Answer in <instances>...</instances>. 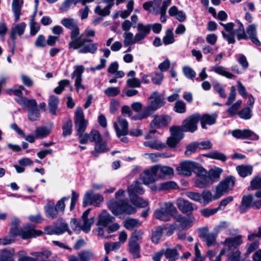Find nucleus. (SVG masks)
I'll use <instances>...</instances> for the list:
<instances>
[{
    "instance_id": "22",
    "label": "nucleus",
    "mask_w": 261,
    "mask_h": 261,
    "mask_svg": "<svg viewBox=\"0 0 261 261\" xmlns=\"http://www.w3.org/2000/svg\"><path fill=\"white\" fill-rule=\"evenodd\" d=\"M118 121V123H114V126L117 137L120 138L121 136H126L128 134V124L127 121L123 118H119Z\"/></svg>"
},
{
    "instance_id": "40",
    "label": "nucleus",
    "mask_w": 261,
    "mask_h": 261,
    "mask_svg": "<svg viewBox=\"0 0 261 261\" xmlns=\"http://www.w3.org/2000/svg\"><path fill=\"white\" fill-rule=\"evenodd\" d=\"M163 229L162 226H158L152 231L151 239L154 244L159 243L163 236Z\"/></svg>"
},
{
    "instance_id": "26",
    "label": "nucleus",
    "mask_w": 261,
    "mask_h": 261,
    "mask_svg": "<svg viewBox=\"0 0 261 261\" xmlns=\"http://www.w3.org/2000/svg\"><path fill=\"white\" fill-rule=\"evenodd\" d=\"M115 218L106 211H103L99 216L98 224L106 226L109 224L115 221Z\"/></svg>"
},
{
    "instance_id": "37",
    "label": "nucleus",
    "mask_w": 261,
    "mask_h": 261,
    "mask_svg": "<svg viewBox=\"0 0 261 261\" xmlns=\"http://www.w3.org/2000/svg\"><path fill=\"white\" fill-rule=\"evenodd\" d=\"M87 135V139L85 144L87 143L89 140L91 142H94L95 143L102 140L101 136L98 131L95 129L92 130L90 133H85Z\"/></svg>"
},
{
    "instance_id": "19",
    "label": "nucleus",
    "mask_w": 261,
    "mask_h": 261,
    "mask_svg": "<svg viewBox=\"0 0 261 261\" xmlns=\"http://www.w3.org/2000/svg\"><path fill=\"white\" fill-rule=\"evenodd\" d=\"M231 134L233 137L240 139H249L252 140H257L259 136L250 129H235L232 130Z\"/></svg>"
},
{
    "instance_id": "54",
    "label": "nucleus",
    "mask_w": 261,
    "mask_h": 261,
    "mask_svg": "<svg viewBox=\"0 0 261 261\" xmlns=\"http://www.w3.org/2000/svg\"><path fill=\"white\" fill-rule=\"evenodd\" d=\"M173 110L178 113L182 114L186 112V105L181 100H177L176 101Z\"/></svg>"
},
{
    "instance_id": "39",
    "label": "nucleus",
    "mask_w": 261,
    "mask_h": 261,
    "mask_svg": "<svg viewBox=\"0 0 261 261\" xmlns=\"http://www.w3.org/2000/svg\"><path fill=\"white\" fill-rule=\"evenodd\" d=\"M80 261H90L95 257L94 253L90 250H84L78 253Z\"/></svg>"
},
{
    "instance_id": "29",
    "label": "nucleus",
    "mask_w": 261,
    "mask_h": 261,
    "mask_svg": "<svg viewBox=\"0 0 261 261\" xmlns=\"http://www.w3.org/2000/svg\"><path fill=\"white\" fill-rule=\"evenodd\" d=\"M23 0H13L12 9L14 15V20L17 22L20 19Z\"/></svg>"
},
{
    "instance_id": "43",
    "label": "nucleus",
    "mask_w": 261,
    "mask_h": 261,
    "mask_svg": "<svg viewBox=\"0 0 261 261\" xmlns=\"http://www.w3.org/2000/svg\"><path fill=\"white\" fill-rule=\"evenodd\" d=\"M63 136L65 137L71 134L72 131V121L70 119L66 120L62 126Z\"/></svg>"
},
{
    "instance_id": "8",
    "label": "nucleus",
    "mask_w": 261,
    "mask_h": 261,
    "mask_svg": "<svg viewBox=\"0 0 261 261\" xmlns=\"http://www.w3.org/2000/svg\"><path fill=\"white\" fill-rule=\"evenodd\" d=\"M15 100L21 106L28 109V118L34 121L38 120L40 116L37 103L34 99L27 97L16 98Z\"/></svg>"
},
{
    "instance_id": "13",
    "label": "nucleus",
    "mask_w": 261,
    "mask_h": 261,
    "mask_svg": "<svg viewBox=\"0 0 261 261\" xmlns=\"http://www.w3.org/2000/svg\"><path fill=\"white\" fill-rule=\"evenodd\" d=\"M103 200V196L99 194H94L92 190H89L85 193L83 202V205L86 207L88 205L99 206Z\"/></svg>"
},
{
    "instance_id": "38",
    "label": "nucleus",
    "mask_w": 261,
    "mask_h": 261,
    "mask_svg": "<svg viewBox=\"0 0 261 261\" xmlns=\"http://www.w3.org/2000/svg\"><path fill=\"white\" fill-rule=\"evenodd\" d=\"M252 196L248 195L244 196L242 200L241 205L240 208V212L241 213H244L246 212L247 210H248L250 205L251 203H252Z\"/></svg>"
},
{
    "instance_id": "63",
    "label": "nucleus",
    "mask_w": 261,
    "mask_h": 261,
    "mask_svg": "<svg viewBox=\"0 0 261 261\" xmlns=\"http://www.w3.org/2000/svg\"><path fill=\"white\" fill-rule=\"evenodd\" d=\"M228 226L229 223L228 222L225 221L221 222L219 224L214 227V232L218 235L220 232L226 229L228 227Z\"/></svg>"
},
{
    "instance_id": "42",
    "label": "nucleus",
    "mask_w": 261,
    "mask_h": 261,
    "mask_svg": "<svg viewBox=\"0 0 261 261\" xmlns=\"http://www.w3.org/2000/svg\"><path fill=\"white\" fill-rule=\"evenodd\" d=\"M124 226L129 230H132L135 227H138L141 225V222L136 219L129 218L123 222Z\"/></svg>"
},
{
    "instance_id": "56",
    "label": "nucleus",
    "mask_w": 261,
    "mask_h": 261,
    "mask_svg": "<svg viewBox=\"0 0 261 261\" xmlns=\"http://www.w3.org/2000/svg\"><path fill=\"white\" fill-rule=\"evenodd\" d=\"M185 195L192 200L202 203V196L199 193L188 191L186 192Z\"/></svg>"
},
{
    "instance_id": "21",
    "label": "nucleus",
    "mask_w": 261,
    "mask_h": 261,
    "mask_svg": "<svg viewBox=\"0 0 261 261\" xmlns=\"http://www.w3.org/2000/svg\"><path fill=\"white\" fill-rule=\"evenodd\" d=\"M153 172L157 173V177L163 178L167 177H170L174 174L173 169L169 166H162L160 165H156L153 166Z\"/></svg>"
},
{
    "instance_id": "4",
    "label": "nucleus",
    "mask_w": 261,
    "mask_h": 261,
    "mask_svg": "<svg viewBox=\"0 0 261 261\" xmlns=\"http://www.w3.org/2000/svg\"><path fill=\"white\" fill-rule=\"evenodd\" d=\"M108 207L115 216L121 218L125 215H132L136 212V208L130 204L126 200L115 201L111 200L108 203Z\"/></svg>"
},
{
    "instance_id": "9",
    "label": "nucleus",
    "mask_w": 261,
    "mask_h": 261,
    "mask_svg": "<svg viewBox=\"0 0 261 261\" xmlns=\"http://www.w3.org/2000/svg\"><path fill=\"white\" fill-rule=\"evenodd\" d=\"M176 212L177 210L172 203L166 202L164 206L154 211V216L158 220L168 221L170 220L172 214Z\"/></svg>"
},
{
    "instance_id": "52",
    "label": "nucleus",
    "mask_w": 261,
    "mask_h": 261,
    "mask_svg": "<svg viewBox=\"0 0 261 261\" xmlns=\"http://www.w3.org/2000/svg\"><path fill=\"white\" fill-rule=\"evenodd\" d=\"M174 219L179 223L180 226L182 228L187 227L191 223V221L189 219L180 215L175 216Z\"/></svg>"
},
{
    "instance_id": "10",
    "label": "nucleus",
    "mask_w": 261,
    "mask_h": 261,
    "mask_svg": "<svg viewBox=\"0 0 261 261\" xmlns=\"http://www.w3.org/2000/svg\"><path fill=\"white\" fill-rule=\"evenodd\" d=\"M41 233L42 231L40 230H35L33 228L24 229L16 226H11L9 232V234L13 238L14 236H20L23 240L39 236Z\"/></svg>"
},
{
    "instance_id": "50",
    "label": "nucleus",
    "mask_w": 261,
    "mask_h": 261,
    "mask_svg": "<svg viewBox=\"0 0 261 261\" xmlns=\"http://www.w3.org/2000/svg\"><path fill=\"white\" fill-rule=\"evenodd\" d=\"M94 217H92L90 219H82L83 224L81 227V229L86 233L89 232L91 227L94 223Z\"/></svg>"
},
{
    "instance_id": "35",
    "label": "nucleus",
    "mask_w": 261,
    "mask_h": 261,
    "mask_svg": "<svg viewBox=\"0 0 261 261\" xmlns=\"http://www.w3.org/2000/svg\"><path fill=\"white\" fill-rule=\"evenodd\" d=\"M239 174L242 177L250 175L252 173V167L250 165H240L236 168Z\"/></svg>"
},
{
    "instance_id": "30",
    "label": "nucleus",
    "mask_w": 261,
    "mask_h": 261,
    "mask_svg": "<svg viewBox=\"0 0 261 261\" xmlns=\"http://www.w3.org/2000/svg\"><path fill=\"white\" fill-rule=\"evenodd\" d=\"M181 248L180 245H177L175 247L173 248H168L166 250L164 249V254L168 259H177L179 256L178 250H180Z\"/></svg>"
},
{
    "instance_id": "6",
    "label": "nucleus",
    "mask_w": 261,
    "mask_h": 261,
    "mask_svg": "<svg viewBox=\"0 0 261 261\" xmlns=\"http://www.w3.org/2000/svg\"><path fill=\"white\" fill-rule=\"evenodd\" d=\"M238 30L237 39L239 40L241 39H250V40L257 46H260L261 42L258 39L257 37V25L254 23L249 24L246 28V33H245L243 24L239 21L237 20Z\"/></svg>"
},
{
    "instance_id": "44",
    "label": "nucleus",
    "mask_w": 261,
    "mask_h": 261,
    "mask_svg": "<svg viewBox=\"0 0 261 261\" xmlns=\"http://www.w3.org/2000/svg\"><path fill=\"white\" fill-rule=\"evenodd\" d=\"M175 42L174 34L172 30L168 29L166 31L165 36L163 38V42L165 45L171 44Z\"/></svg>"
},
{
    "instance_id": "31",
    "label": "nucleus",
    "mask_w": 261,
    "mask_h": 261,
    "mask_svg": "<svg viewBox=\"0 0 261 261\" xmlns=\"http://www.w3.org/2000/svg\"><path fill=\"white\" fill-rule=\"evenodd\" d=\"M59 98L55 95H51L48 101L49 112L53 115H57V110L58 108Z\"/></svg>"
},
{
    "instance_id": "47",
    "label": "nucleus",
    "mask_w": 261,
    "mask_h": 261,
    "mask_svg": "<svg viewBox=\"0 0 261 261\" xmlns=\"http://www.w3.org/2000/svg\"><path fill=\"white\" fill-rule=\"evenodd\" d=\"M123 44L125 46H128L136 44L135 37L132 32H124L123 34Z\"/></svg>"
},
{
    "instance_id": "20",
    "label": "nucleus",
    "mask_w": 261,
    "mask_h": 261,
    "mask_svg": "<svg viewBox=\"0 0 261 261\" xmlns=\"http://www.w3.org/2000/svg\"><path fill=\"white\" fill-rule=\"evenodd\" d=\"M171 120V117L168 115H154L150 126L155 128L166 127L170 123Z\"/></svg>"
},
{
    "instance_id": "27",
    "label": "nucleus",
    "mask_w": 261,
    "mask_h": 261,
    "mask_svg": "<svg viewBox=\"0 0 261 261\" xmlns=\"http://www.w3.org/2000/svg\"><path fill=\"white\" fill-rule=\"evenodd\" d=\"M217 114H213L211 115L204 114L200 116V122L202 128L205 129L206 125H211L215 123L216 121Z\"/></svg>"
},
{
    "instance_id": "11",
    "label": "nucleus",
    "mask_w": 261,
    "mask_h": 261,
    "mask_svg": "<svg viewBox=\"0 0 261 261\" xmlns=\"http://www.w3.org/2000/svg\"><path fill=\"white\" fill-rule=\"evenodd\" d=\"M45 232L47 234L60 235L68 230L67 223L62 219H58L54 222V226L45 227Z\"/></svg>"
},
{
    "instance_id": "14",
    "label": "nucleus",
    "mask_w": 261,
    "mask_h": 261,
    "mask_svg": "<svg viewBox=\"0 0 261 261\" xmlns=\"http://www.w3.org/2000/svg\"><path fill=\"white\" fill-rule=\"evenodd\" d=\"M200 119V115L194 114L187 117L182 123V129L185 132L193 133L197 129V124Z\"/></svg>"
},
{
    "instance_id": "34",
    "label": "nucleus",
    "mask_w": 261,
    "mask_h": 261,
    "mask_svg": "<svg viewBox=\"0 0 261 261\" xmlns=\"http://www.w3.org/2000/svg\"><path fill=\"white\" fill-rule=\"evenodd\" d=\"M13 249H3L0 252V261H15Z\"/></svg>"
},
{
    "instance_id": "55",
    "label": "nucleus",
    "mask_w": 261,
    "mask_h": 261,
    "mask_svg": "<svg viewBox=\"0 0 261 261\" xmlns=\"http://www.w3.org/2000/svg\"><path fill=\"white\" fill-rule=\"evenodd\" d=\"M120 92L119 88L110 87L104 91V93L106 95L109 97H114L118 95Z\"/></svg>"
},
{
    "instance_id": "16",
    "label": "nucleus",
    "mask_w": 261,
    "mask_h": 261,
    "mask_svg": "<svg viewBox=\"0 0 261 261\" xmlns=\"http://www.w3.org/2000/svg\"><path fill=\"white\" fill-rule=\"evenodd\" d=\"M219 24L222 26L225 29V31H222V34L224 39H225L228 43H234L235 42L234 36H237L238 29L233 31L234 24L232 22H229L224 24L222 22H219Z\"/></svg>"
},
{
    "instance_id": "41",
    "label": "nucleus",
    "mask_w": 261,
    "mask_h": 261,
    "mask_svg": "<svg viewBox=\"0 0 261 261\" xmlns=\"http://www.w3.org/2000/svg\"><path fill=\"white\" fill-rule=\"evenodd\" d=\"M205 156L212 159L225 162L227 160L226 156L223 153L217 150L212 151L205 155Z\"/></svg>"
},
{
    "instance_id": "12",
    "label": "nucleus",
    "mask_w": 261,
    "mask_h": 261,
    "mask_svg": "<svg viewBox=\"0 0 261 261\" xmlns=\"http://www.w3.org/2000/svg\"><path fill=\"white\" fill-rule=\"evenodd\" d=\"M199 165L200 164L197 163L186 161L180 163L179 166L176 168V171L179 174L190 176L192 172H195Z\"/></svg>"
},
{
    "instance_id": "57",
    "label": "nucleus",
    "mask_w": 261,
    "mask_h": 261,
    "mask_svg": "<svg viewBox=\"0 0 261 261\" xmlns=\"http://www.w3.org/2000/svg\"><path fill=\"white\" fill-rule=\"evenodd\" d=\"M261 188V176L254 177L250 182L249 190H255Z\"/></svg>"
},
{
    "instance_id": "2",
    "label": "nucleus",
    "mask_w": 261,
    "mask_h": 261,
    "mask_svg": "<svg viewBox=\"0 0 261 261\" xmlns=\"http://www.w3.org/2000/svg\"><path fill=\"white\" fill-rule=\"evenodd\" d=\"M222 172L223 169L219 167H215L207 171L200 164L195 172V186L198 188H204L212 185L219 180Z\"/></svg>"
},
{
    "instance_id": "58",
    "label": "nucleus",
    "mask_w": 261,
    "mask_h": 261,
    "mask_svg": "<svg viewBox=\"0 0 261 261\" xmlns=\"http://www.w3.org/2000/svg\"><path fill=\"white\" fill-rule=\"evenodd\" d=\"M217 235L214 232L209 233V234L203 240L206 242V245L208 247L215 245L216 244V238Z\"/></svg>"
},
{
    "instance_id": "59",
    "label": "nucleus",
    "mask_w": 261,
    "mask_h": 261,
    "mask_svg": "<svg viewBox=\"0 0 261 261\" xmlns=\"http://www.w3.org/2000/svg\"><path fill=\"white\" fill-rule=\"evenodd\" d=\"M161 188L162 190H169L177 189L178 186L175 182L170 181L162 183L161 184Z\"/></svg>"
},
{
    "instance_id": "49",
    "label": "nucleus",
    "mask_w": 261,
    "mask_h": 261,
    "mask_svg": "<svg viewBox=\"0 0 261 261\" xmlns=\"http://www.w3.org/2000/svg\"><path fill=\"white\" fill-rule=\"evenodd\" d=\"M252 109L249 107H245L238 112V115L243 119L249 120L252 116Z\"/></svg>"
},
{
    "instance_id": "36",
    "label": "nucleus",
    "mask_w": 261,
    "mask_h": 261,
    "mask_svg": "<svg viewBox=\"0 0 261 261\" xmlns=\"http://www.w3.org/2000/svg\"><path fill=\"white\" fill-rule=\"evenodd\" d=\"M143 145L146 147H148L158 150H162L166 147L165 144L158 140L145 141L143 143Z\"/></svg>"
},
{
    "instance_id": "15",
    "label": "nucleus",
    "mask_w": 261,
    "mask_h": 261,
    "mask_svg": "<svg viewBox=\"0 0 261 261\" xmlns=\"http://www.w3.org/2000/svg\"><path fill=\"white\" fill-rule=\"evenodd\" d=\"M235 178L230 176L222 180L216 187V195L218 198L220 197L224 193H227L234 186Z\"/></svg>"
},
{
    "instance_id": "18",
    "label": "nucleus",
    "mask_w": 261,
    "mask_h": 261,
    "mask_svg": "<svg viewBox=\"0 0 261 261\" xmlns=\"http://www.w3.org/2000/svg\"><path fill=\"white\" fill-rule=\"evenodd\" d=\"M85 69L83 65L76 66L75 69L71 75L72 79L75 78L74 85L77 92L81 89L84 90L85 89V86L82 84V74L85 71Z\"/></svg>"
},
{
    "instance_id": "53",
    "label": "nucleus",
    "mask_w": 261,
    "mask_h": 261,
    "mask_svg": "<svg viewBox=\"0 0 261 261\" xmlns=\"http://www.w3.org/2000/svg\"><path fill=\"white\" fill-rule=\"evenodd\" d=\"M202 203L204 205L207 204L213 199V195L212 192L208 190H204L202 194Z\"/></svg>"
},
{
    "instance_id": "45",
    "label": "nucleus",
    "mask_w": 261,
    "mask_h": 261,
    "mask_svg": "<svg viewBox=\"0 0 261 261\" xmlns=\"http://www.w3.org/2000/svg\"><path fill=\"white\" fill-rule=\"evenodd\" d=\"M171 137L180 141L184 136L181 128L179 126H173L170 128Z\"/></svg>"
},
{
    "instance_id": "23",
    "label": "nucleus",
    "mask_w": 261,
    "mask_h": 261,
    "mask_svg": "<svg viewBox=\"0 0 261 261\" xmlns=\"http://www.w3.org/2000/svg\"><path fill=\"white\" fill-rule=\"evenodd\" d=\"M153 166L144 172L143 175L141 176V179L144 184L148 185L150 184H153L156 180L158 179L157 173L153 172Z\"/></svg>"
},
{
    "instance_id": "3",
    "label": "nucleus",
    "mask_w": 261,
    "mask_h": 261,
    "mask_svg": "<svg viewBox=\"0 0 261 261\" xmlns=\"http://www.w3.org/2000/svg\"><path fill=\"white\" fill-rule=\"evenodd\" d=\"M149 102L140 113L132 116L134 120H141L150 116L157 110L164 106L166 101L163 96L157 91L153 92L148 97Z\"/></svg>"
},
{
    "instance_id": "61",
    "label": "nucleus",
    "mask_w": 261,
    "mask_h": 261,
    "mask_svg": "<svg viewBox=\"0 0 261 261\" xmlns=\"http://www.w3.org/2000/svg\"><path fill=\"white\" fill-rule=\"evenodd\" d=\"M26 27L27 24L24 22H21L17 24L14 28H12V30L18 35L20 36L23 34Z\"/></svg>"
},
{
    "instance_id": "24",
    "label": "nucleus",
    "mask_w": 261,
    "mask_h": 261,
    "mask_svg": "<svg viewBox=\"0 0 261 261\" xmlns=\"http://www.w3.org/2000/svg\"><path fill=\"white\" fill-rule=\"evenodd\" d=\"M242 238V236L241 235L227 238L225 240L223 244L226 245L229 250H231L237 248L243 243Z\"/></svg>"
},
{
    "instance_id": "1",
    "label": "nucleus",
    "mask_w": 261,
    "mask_h": 261,
    "mask_svg": "<svg viewBox=\"0 0 261 261\" xmlns=\"http://www.w3.org/2000/svg\"><path fill=\"white\" fill-rule=\"evenodd\" d=\"M61 23L71 30L69 49H79L80 54H94L97 51L98 43H92V40L90 38L95 36V32L93 30L87 29L81 34L77 21L72 18H64L61 20Z\"/></svg>"
},
{
    "instance_id": "51",
    "label": "nucleus",
    "mask_w": 261,
    "mask_h": 261,
    "mask_svg": "<svg viewBox=\"0 0 261 261\" xmlns=\"http://www.w3.org/2000/svg\"><path fill=\"white\" fill-rule=\"evenodd\" d=\"M182 71L185 76L189 80H193L196 77L195 71L190 66H184L182 68Z\"/></svg>"
},
{
    "instance_id": "32",
    "label": "nucleus",
    "mask_w": 261,
    "mask_h": 261,
    "mask_svg": "<svg viewBox=\"0 0 261 261\" xmlns=\"http://www.w3.org/2000/svg\"><path fill=\"white\" fill-rule=\"evenodd\" d=\"M129 250L134 258L140 257V247L138 242L133 240H129Z\"/></svg>"
},
{
    "instance_id": "62",
    "label": "nucleus",
    "mask_w": 261,
    "mask_h": 261,
    "mask_svg": "<svg viewBox=\"0 0 261 261\" xmlns=\"http://www.w3.org/2000/svg\"><path fill=\"white\" fill-rule=\"evenodd\" d=\"M127 85L131 88H138L141 86V82L137 78H129L126 81Z\"/></svg>"
},
{
    "instance_id": "33",
    "label": "nucleus",
    "mask_w": 261,
    "mask_h": 261,
    "mask_svg": "<svg viewBox=\"0 0 261 261\" xmlns=\"http://www.w3.org/2000/svg\"><path fill=\"white\" fill-rule=\"evenodd\" d=\"M212 70L215 73L221 75L225 76L226 77L232 79L235 77V75L229 72L226 70V68L222 66L217 65L212 67Z\"/></svg>"
},
{
    "instance_id": "46",
    "label": "nucleus",
    "mask_w": 261,
    "mask_h": 261,
    "mask_svg": "<svg viewBox=\"0 0 261 261\" xmlns=\"http://www.w3.org/2000/svg\"><path fill=\"white\" fill-rule=\"evenodd\" d=\"M50 133L49 129L46 127H37L35 131L36 138H43L47 136Z\"/></svg>"
},
{
    "instance_id": "48",
    "label": "nucleus",
    "mask_w": 261,
    "mask_h": 261,
    "mask_svg": "<svg viewBox=\"0 0 261 261\" xmlns=\"http://www.w3.org/2000/svg\"><path fill=\"white\" fill-rule=\"evenodd\" d=\"M132 203L136 206L144 207L148 205V202L138 196H129Z\"/></svg>"
},
{
    "instance_id": "60",
    "label": "nucleus",
    "mask_w": 261,
    "mask_h": 261,
    "mask_svg": "<svg viewBox=\"0 0 261 261\" xmlns=\"http://www.w3.org/2000/svg\"><path fill=\"white\" fill-rule=\"evenodd\" d=\"M197 148H198V147L197 142L190 143L187 146L185 154L187 156L190 155L192 153H194Z\"/></svg>"
},
{
    "instance_id": "7",
    "label": "nucleus",
    "mask_w": 261,
    "mask_h": 261,
    "mask_svg": "<svg viewBox=\"0 0 261 261\" xmlns=\"http://www.w3.org/2000/svg\"><path fill=\"white\" fill-rule=\"evenodd\" d=\"M69 199V196L63 197L58 200L56 205L47 203L44 206L46 217L50 219H56L59 216L64 214L65 209V201Z\"/></svg>"
},
{
    "instance_id": "64",
    "label": "nucleus",
    "mask_w": 261,
    "mask_h": 261,
    "mask_svg": "<svg viewBox=\"0 0 261 261\" xmlns=\"http://www.w3.org/2000/svg\"><path fill=\"white\" fill-rule=\"evenodd\" d=\"M95 150L99 153L104 152L107 150L106 143L102 140L95 143Z\"/></svg>"
},
{
    "instance_id": "5",
    "label": "nucleus",
    "mask_w": 261,
    "mask_h": 261,
    "mask_svg": "<svg viewBox=\"0 0 261 261\" xmlns=\"http://www.w3.org/2000/svg\"><path fill=\"white\" fill-rule=\"evenodd\" d=\"M74 122L76 132V135L78 137L79 142L82 144H85L87 136V135H85V132L88 121L85 119L83 110L80 107L77 108L75 111Z\"/></svg>"
},
{
    "instance_id": "28",
    "label": "nucleus",
    "mask_w": 261,
    "mask_h": 261,
    "mask_svg": "<svg viewBox=\"0 0 261 261\" xmlns=\"http://www.w3.org/2000/svg\"><path fill=\"white\" fill-rule=\"evenodd\" d=\"M129 196H137V194L142 195L144 193V190L142 184L137 181L134 182L128 187Z\"/></svg>"
},
{
    "instance_id": "17",
    "label": "nucleus",
    "mask_w": 261,
    "mask_h": 261,
    "mask_svg": "<svg viewBox=\"0 0 261 261\" xmlns=\"http://www.w3.org/2000/svg\"><path fill=\"white\" fill-rule=\"evenodd\" d=\"M151 28V24L144 25L141 23H138L136 27L138 33H137L134 36L135 42L138 44L142 43V40L149 34Z\"/></svg>"
},
{
    "instance_id": "25",
    "label": "nucleus",
    "mask_w": 261,
    "mask_h": 261,
    "mask_svg": "<svg viewBox=\"0 0 261 261\" xmlns=\"http://www.w3.org/2000/svg\"><path fill=\"white\" fill-rule=\"evenodd\" d=\"M176 204L178 209L184 213H188L193 211L192 203L182 198L176 200Z\"/></svg>"
}]
</instances>
